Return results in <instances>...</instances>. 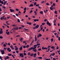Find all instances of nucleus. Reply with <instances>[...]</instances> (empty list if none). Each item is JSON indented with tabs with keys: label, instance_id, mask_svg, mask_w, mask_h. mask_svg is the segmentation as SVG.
<instances>
[{
	"label": "nucleus",
	"instance_id": "nucleus-48",
	"mask_svg": "<svg viewBox=\"0 0 60 60\" xmlns=\"http://www.w3.org/2000/svg\"><path fill=\"white\" fill-rule=\"evenodd\" d=\"M51 47V46L50 45L48 46L47 47L48 48H50Z\"/></svg>",
	"mask_w": 60,
	"mask_h": 60
},
{
	"label": "nucleus",
	"instance_id": "nucleus-5",
	"mask_svg": "<svg viewBox=\"0 0 60 60\" xmlns=\"http://www.w3.org/2000/svg\"><path fill=\"white\" fill-rule=\"evenodd\" d=\"M38 28V25H37L36 26H35L33 27V29H37Z\"/></svg>",
	"mask_w": 60,
	"mask_h": 60
},
{
	"label": "nucleus",
	"instance_id": "nucleus-10",
	"mask_svg": "<svg viewBox=\"0 0 60 60\" xmlns=\"http://www.w3.org/2000/svg\"><path fill=\"white\" fill-rule=\"evenodd\" d=\"M32 49H33L32 48V47L28 49V51H30V50H31Z\"/></svg>",
	"mask_w": 60,
	"mask_h": 60
},
{
	"label": "nucleus",
	"instance_id": "nucleus-9",
	"mask_svg": "<svg viewBox=\"0 0 60 60\" xmlns=\"http://www.w3.org/2000/svg\"><path fill=\"white\" fill-rule=\"evenodd\" d=\"M22 46H21L20 47V48L19 49V50H20V51H21V50H22Z\"/></svg>",
	"mask_w": 60,
	"mask_h": 60
},
{
	"label": "nucleus",
	"instance_id": "nucleus-38",
	"mask_svg": "<svg viewBox=\"0 0 60 60\" xmlns=\"http://www.w3.org/2000/svg\"><path fill=\"white\" fill-rule=\"evenodd\" d=\"M12 26H16V25H15V24H13L12 25Z\"/></svg>",
	"mask_w": 60,
	"mask_h": 60
},
{
	"label": "nucleus",
	"instance_id": "nucleus-36",
	"mask_svg": "<svg viewBox=\"0 0 60 60\" xmlns=\"http://www.w3.org/2000/svg\"><path fill=\"white\" fill-rule=\"evenodd\" d=\"M8 55L9 56H11V54H8Z\"/></svg>",
	"mask_w": 60,
	"mask_h": 60
},
{
	"label": "nucleus",
	"instance_id": "nucleus-35",
	"mask_svg": "<svg viewBox=\"0 0 60 60\" xmlns=\"http://www.w3.org/2000/svg\"><path fill=\"white\" fill-rule=\"evenodd\" d=\"M54 55H55V53H53L52 54V56H54Z\"/></svg>",
	"mask_w": 60,
	"mask_h": 60
},
{
	"label": "nucleus",
	"instance_id": "nucleus-6",
	"mask_svg": "<svg viewBox=\"0 0 60 60\" xmlns=\"http://www.w3.org/2000/svg\"><path fill=\"white\" fill-rule=\"evenodd\" d=\"M1 53L2 55H3L4 54V50H2L1 51Z\"/></svg>",
	"mask_w": 60,
	"mask_h": 60
},
{
	"label": "nucleus",
	"instance_id": "nucleus-37",
	"mask_svg": "<svg viewBox=\"0 0 60 60\" xmlns=\"http://www.w3.org/2000/svg\"><path fill=\"white\" fill-rule=\"evenodd\" d=\"M17 21H18V22H20V20H19V19H18Z\"/></svg>",
	"mask_w": 60,
	"mask_h": 60
},
{
	"label": "nucleus",
	"instance_id": "nucleus-61",
	"mask_svg": "<svg viewBox=\"0 0 60 60\" xmlns=\"http://www.w3.org/2000/svg\"><path fill=\"white\" fill-rule=\"evenodd\" d=\"M26 12V10H25L23 12V13H25Z\"/></svg>",
	"mask_w": 60,
	"mask_h": 60
},
{
	"label": "nucleus",
	"instance_id": "nucleus-55",
	"mask_svg": "<svg viewBox=\"0 0 60 60\" xmlns=\"http://www.w3.org/2000/svg\"><path fill=\"white\" fill-rule=\"evenodd\" d=\"M4 59H5V60H7V58L6 57H4Z\"/></svg>",
	"mask_w": 60,
	"mask_h": 60
},
{
	"label": "nucleus",
	"instance_id": "nucleus-32",
	"mask_svg": "<svg viewBox=\"0 0 60 60\" xmlns=\"http://www.w3.org/2000/svg\"><path fill=\"white\" fill-rule=\"evenodd\" d=\"M57 11H54V13L55 14H57Z\"/></svg>",
	"mask_w": 60,
	"mask_h": 60
},
{
	"label": "nucleus",
	"instance_id": "nucleus-29",
	"mask_svg": "<svg viewBox=\"0 0 60 60\" xmlns=\"http://www.w3.org/2000/svg\"><path fill=\"white\" fill-rule=\"evenodd\" d=\"M6 1H5L4 2V4H3L4 5H5V4H6Z\"/></svg>",
	"mask_w": 60,
	"mask_h": 60
},
{
	"label": "nucleus",
	"instance_id": "nucleus-51",
	"mask_svg": "<svg viewBox=\"0 0 60 60\" xmlns=\"http://www.w3.org/2000/svg\"><path fill=\"white\" fill-rule=\"evenodd\" d=\"M16 37H20V35H18L16 36Z\"/></svg>",
	"mask_w": 60,
	"mask_h": 60
},
{
	"label": "nucleus",
	"instance_id": "nucleus-24",
	"mask_svg": "<svg viewBox=\"0 0 60 60\" xmlns=\"http://www.w3.org/2000/svg\"><path fill=\"white\" fill-rule=\"evenodd\" d=\"M0 2V3H1L2 4H4V2H3V1H1V2Z\"/></svg>",
	"mask_w": 60,
	"mask_h": 60
},
{
	"label": "nucleus",
	"instance_id": "nucleus-18",
	"mask_svg": "<svg viewBox=\"0 0 60 60\" xmlns=\"http://www.w3.org/2000/svg\"><path fill=\"white\" fill-rule=\"evenodd\" d=\"M50 9L52 11L53 10V8H52V7H50Z\"/></svg>",
	"mask_w": 60,
	"mask_h": 60
},
{
	"label": "nucleus",
	"instance_id": "nucleus-8",
	"mask_svg": "<svg viewBox=\"0 0 60 60\" xmlns=\"http://www.w3.org/2000/svg\"><path fill=\"white\" fill-rule=\"evenodd\" d=\"M41 36H42L41 34H39V35H38V38H39L40 37H41Z\"/></svg>",
	"mask_w": 60,
	"mask_h": 60
},
{
	"label": "nucleus",
	"instance_id": "nucleus-34",
	"mask_svg": "<svg viewBox=\"0 0 60 60\" xmlns=\"http://www.w3.org/2000/svg\"><path fill=\"white\" fill-rule=\"evenodd\" d=\"M7 49L8 51H9L10 50V48H7Z\"/></svg>",
	"mask_w": 60,
	"mask_h": 60
},
{
	"label": "nucleus",
	"instance_id": "nucleus-49",
	"mask_svg": "<svg viewBox=\"0 0 60 60\" xmlns=\"http://www.w3.org/2000/svg\"><path fill=\"white\" fill-rule=\"evenodd\" d=\"M36 4V2H35L34 3V5H35Z\"/></svg>",
	"mask_w": 60,
	"mask_h": 60
},
{
	"label": "nucleus",
	"instance_id": "nucleus-62",
	"mask_svg": "<svg viewBox=\"0 0 60 60\" xmlns=\"http://www.w3.org/2000/svg\"><path fill=\"white\" fill-rule=\"evenodd\" d=\"M13 17H14V18H15V17H16V16H15V15H13Z\"/></svg>",
	"mask_w": 60,
	"mask_h": 60
},
{
	"label": "nucleus",
	"instance_id": "nucleus-47",
	"mask_svg": "<svg viewBox=\"0 0 60 60\" xmlns=\"http://www.w3.org/2000/svg\"><path fill=\"white\" fill-rule=\"evenodd\" d=\"M0 59L1 60H3L2 58V56H0Z\"/></svg>",
	"mask_w": 60,
	"mask_h": 60
},
{
	"label": "nucleus",
	"instance_id": "nucleus-52",
	"mask_svg": "<svg viewBox=\"0 0 60 60\" xmlns=\"http://www.w3.org/2000/svg\"><path fill=\"white\" fill-rule=\"evenodd\" d=\"M40 12L41 14H42L43 13V12H42V11H41Z\"/></svg>",
	"mask_w": 60,
	"mask_h": 60
},
{
	"label": "nucleus",
	"instance_id": "nucleus-46",
	"mask_svg": "<svg viewBox=\"0 0 60 60\" xmlns=\"http://www.w3.org/2000/svg\"><path fill=\"white\" fill-rule=\"evenodd\" d=\"M19 51H18V50H17L16 51V52L17 53H19Z\"/></svg>",
	"mask_w": 60,
	"mask_h": 60
},
{
	"label": "nucleus",
	"instance_id": "nucleus-3",
	"mask_svg": "<svg viewBox=\"0 0 60 60\" xmlns=\"http://www.w3.org/2000/svg\"><path fill=\"white\" fill-rule=\"evenodd\" d=\"M10 12H15V10H12L11 9H10Z\"/></svg>",
	"mask_w": 60,
	"mask_h": 60
},
{
	"label": "nucleus",
	"instance_id": "nucleus-45",
	"mask_svg": "<svg viewBox=\"0 0 60 60\" xmlns=\"http://www.w3.org/2000/svg\"><path fill=\"white\" fill-rule=\"evenodd\" d=\"M29 45H26V47L27 48H28L29 47Z\"/></svg>",
	"mask_w": 60,
	"mask_h": 60
},
{
	"label": "nucleus",
	"instance_id": "nucleus-4",
	"mask_svg": "<svg viewBox=\"0 0 60 60\" xmlns=\"http://www.w3.org/2000/svg\"><path fill=\"white\" fill-rule=\"evenodd\" d=\"M20 56H21L22 57H24V55L23 54V53H20L19 54Z\"/></svg>",
	"mask_w": 60,
	"mask_h": 60
},
{
	"label": "nucleus",
	"instance_id": "nucleus-26",
	"mask_svg": "<svg viewBox=\"0 0 60 60\" xmlns=\"http://www.w3.org/2000/svg\"><path fill=\"white\" fill-rule=\"evenodd\" d=\"M15 10L16 11H19V9L18 8H16Z\"/></svg>",
	"mask_w": 60,
	"mask_h": 60
},
{
	"label": "nucleus",
	"instance_id": "nucleus-14",
	"mask_svg": "<svg viewBox=\"0 0 60 60\" xmlns=\"http://www.w3.org/2000/svg\"><path fill=\"white\" fill-rule=\"evenodd\" d=\"M37 38H36V35H35V41H37Z\"/></svg>",
	"mask_w": 60,
	"mask_h": 60
},
{
	"label": "nucleus",
	"instance_id": "nucleus-31",
	"mask_svg": "<svg viewBox=\"0 0 60 60\" xmlns=\"http://www.w3.org/2000/svg\"><path fill=\"white\" fill-rule=\"evenodd\" d=\"M6 57H7V59H9V56H7Z\"/></svg>",
	"mask_w": 60,
	"mask_h": 60
},
{
	"label": "nucleus",
	"instance_id": "nucleus-28",
	"mask_svg": "<svg viewBox=\"0 0 60 60\" xmlns=\"http://www.w3.org/2000/svg\"><path fill=\"white\" fill-rule=\"evenodd\" d=\"M24 30H25L26 31V30H28V29H26V28H24Z\"/></svg>",
	"mask_w": 60,
	"mask_h": 60
},
{
	"label": "nucleus",
	"instance_id": "nucleus-57",
	"mask_svg": "<svg viewBox=\"0 0 60 60\" xmlns=\"http://www.w3.org/2000/svg\"><path fill=\"white\" fill-rule=\"evenodd\" d=\"M41 29L40 30H43V27H41Z\"/></svg>",
	"mask_w": 60,
	"mask_h": 60
},
{
	"label": "nucleus",
	"instance_id": "nucleus-23",
	"mask_svg": "<svg viewBox=\"0 0 60 60\" xmlns=\"http://www.w3.org/2000/svg\"><path fill=\"white\" fill-rule=\"evenodd\" d=\"M32 49H35L36 48V47H32Z\"/></svg>",
	"mask_w": 60,
	"mask_h": 60
},
{
	"label": "nucleus",
	"instance_id": "nucleus-20",
	"mask_svg": "<svg viewBox=\"0 0 60 60\" xmlns=\"http://www.w3.org/2000/svg\"><path fill=\"white\" fill-rule=\"evenodd\" d=\"M33 50V51H34V52H36L37 50H36V49H34V50Z\"/></svg>",
	"mask_w": 60,
	"mask_h": 60
},
{
	"label": "nucleus",
	"instance_id": "nucleus-30",
	"mask_svg": "<svg viewBox=\"0 0 60 60\" xmlns=\"http://www.w3.org/2000/svg\"><path fill=\"white\" fill-rule=\"evenodd\" d=\"M38 58H39V59H42V57H39Z\"/></svg>",
	"mask_w": 60,
	"mask_h": 60
},
{
	"label": "nucleus",
	"instance_id": "nucleus-50",
	"mask_svg": "<svg viewBox=\"0 0 60 60\" xmlns=\"http://www.w3.org/2000/svg\"><path fill=\"white\" fill-rule=\"evenodd\" d=\"M15 50H18V48H16L15 49Z\"/></svg>",
	"mask_w": 60,
	"mask_h": 60
},
{
	"label": "nucleus",
	"instance_id": "nucleus-43",
	"mask_svg": "<svg viewBox=\"0 0 60 60\" xmlns=\"http://www.w3.org/2000/svg\"><path fill=\"white\" fill-rule=\"evenodd\" d=\"M56 20H54V21H53V23H56Z\"/></svg>",
	"mask_w": 60,
	"mask_h": 60
},
{
	"label": "nucleus",
	"instance_id": "nucleus-64",
	"mask_svg": "<svg viewBox=\"0 0 60 60\" xmlns=\"http://www.w3.org/2000/svg\"><path fill=\"white\" fill-rule=\"evenodd\" d=\"M58 40H59L60 41V37H59V38L58 39Z\"/></svg>",
	"mask_w": 60,
	"mask_h": 60
},
{
	"label": "nucleus",
	"instance_id": "nucleus-12",
	"mask_svg": "<svg viewBox=\"0 0 60 60\" xmlns=\"http://www.w3.org/2000/svg\"><path fill=\"white\" fill-rule=\"evenodd\" d=\"M37 55L36 54V53H35L34 54V57H36V56H37Z\"/></svg>",
	"mask_w": 60,
	"mask_h": 60
},
{
	"label": "nucleus",
	"instance_id": "nucleus-40",
	"mask_svg": "<svg viewBox=\"0 0 60 60\" xmlns=\"http://www.w3.org/2000/svg\"><path fill=\"white\" fill-rule=\"evenodd\" d=\"M44 21H47V19H45L44 20Z\"/></svg>",
	"mask_w": 60,
	"mask_h": 60
},
{
	"label": "nucleus",
	"instance_id": "nucleus-41",
	"mask_svg": "<svg viewBox=\"0 0 60 60\" xmlns=\"http://www.w3.org/2000/svg\"><path fill=\"white\" fill-rule=\"evenodd\" d=\"M26 8L25 7V8L24 9V11H26Z\"/></svg>",
	"mask_w": 60,
	"mask_h": 60
},
{
	"label": "nucleus",
	"instance_id": "nucleus-56",
	"mask_svg": "<svg viewBox=\"0 0 60 60\" xmlns=\"http://www.w3.org/2000/svg\"><path fill=\"white\" fill-rule=\"evenodd\" d=\"M47 5H49V4L48 3H47V4H46Z\"/></svg>",
	"mask_w": 60,
	"mask_h": 60
},
{
	"label": "nucleus",
	"instance_id": "nucleus-1",
	"mask_svg": "<svg viewBox=\"0 0 60 60\" xmlns=\"http://www.w3.org/2000/svg\"><path fill=\"white\" fill-rule=\"evenodd\" d=\"M47 24L49 25V26H51V24H50L48 21H47Z\"/></svg>",
	"mask_w": 60,
	"mask_h": 60
},
{
	"label": "nucleus",
	"instance_id": "nucleus-22",
	"mask_svg": "<svg viewBox=\"0 0 60 60\" xmlns=\"http://www.w3.org/2000/svg\"><path fill=\"white\" fill-rule=\"evenodd\" d=\"M51 49H55V47L53 46H52L51 47Z\"/></svg>",
	"mask_w": 60,
	"mask_h": 60
},
{
	"label": "nucleus",
	"instance_id": "nucleus-59",
	"mask_svg": "<svg viewBox=\"0 0 60 60\" xmlns=\"http://www.w3.org/2000/svg\"><path fill=\"white\" fill-rule=\"evenodd\" d=\"M3 37H1V36H0V39H3Z\"/></svg>",
	"mask_w": 60,
	"mask_h": 60
},
{
	"label": "nucleus",
	"instance_id": "nucleus-42",
	"mask_svg": "<svg viewBox=\"0 0 60 60\" xmlns=\"http://www.w3.org/2000/svg\"><path fill=\"white\" fill-rule=\"evenodd\" d=\"M41 48H39L38 49V51H40V50H41Z\"/></svg>",
	"mask_w": 60,
	"mask_h": 60
},
{
	"label": "nucleus",
	"instance_id": "nucleus-16",
	"mask_svg": "<svg viewBox=\"0 0 60 60\" xmlns=\"http://www.w3.org/2000/svg\"><path fill=\"white\" fill-rule=\"evenodd\" d=\"M49 51H50V48H49L48 49V50L46 51V52H49Z\"/></svg>",
	"mask_w": 60,
	"mask_h": 60
},
{
	"label": "nucleus",
	"instance_id": "nucleus-17",
	"mask_svg": "<svg viewBox=\"0 0 60 60\" xmlns=\"http://www.w3.org/2000/svg\"><path fill=\"white\" fill-rule=\"evenodd\" d=\"M6 33L7 35H9V31L8 32H6Z\"/></svg>",
	"mask_w": 60,
	"mask_h": 60
},
{
	"label": "nucleus",
	"instance_id": "nucleus-13",
	"mask_svg": "<svg viewBox=\"0 0 60 60\" xmlns=\"http://www.w3.org/2000/svg\"><path fill=\"white\" fill-rule=\"evenodd\" d=\"M20 41L21 42H22L23 41V38H21L20 39Z\"/></svg>",
	"mask_w": 60,
	"mask_h": 60
},
{
	"label": "nucleus",
	"instance_id": "nucleus-7",
	"mask_svg": "<svg viewBox=\"0 0 60 60\" xmlns=\"http://www.w3.org/2000/svg\"><path fill=\"white\" fill-rule=\"evenodd\" d=\"M18 27H17L16 28V27H14L13 28V29L15 30H18Z\"/></svg>",
	"mask_w": 60,
	"mask_h": 60
},
{
	"label": "nucleus",
	"instance_id": "nucleus-54",
	"mask_svg": "<svg viewBox=\"0 0 60 60\" xmlns=\"http://www.w3.org/2000/svg\"><path fill=\"white\" fill-rule=\"evenodd\" d=\"M19 28H18L19 29H21V28H22V27H19Z\"/></svg>",
	"mask_w": 60,
	"mask_h": 60
},
{
	"label": "nucleus",
	"instance_id": "nucleus-15",
	"mask_svg": "<svg viewBox=\"0 0 60 60\" xmlns=\"http://www.w3.org/2000/svg\"><path fill=\"white\" fill-rule=\"evenodd\" d=\"M34 12L35 13V14L34 15L35 16H36L37 15V12L36 11H35Z\"/></svg>",
	"mask_w": 60,
	"mask_h": 60
},
{
	"label": "nucleus",
	"instance_id": "nucleus-39",
	"mask_svg": "<svg viewBox=\"0 0 60 60\" xmlns=\"http://www.w3.org/2000/svg\"><path fill=\"white\" fill-rule=\"evenodd\" d=\"M31 53L30 52H29L28 53V55H30Z\"/></svg>",
	"mask_w": 60,
	"mask_h": 60
},
{
	"label": "nucleus",
	"instance_id": "nucleus-60",
	"mask_svg": "<svg viewBox=\"0 0 60 60\" xmlns=\"http://www.w3.org/2000/svg\"><path fill=\"white\" fill-rule=\"evenodd\" d=\"M4 47H6V45L5 44H4Z\"/></svg>",
	"mask_w": 60,
	"mask_h": 60
},
{
	"label": "nucleus",
	"instance_id": "nucleus-44",
	"mask_svg": "<svg viewBox=\"0 0 60 60\" xmlns=\"http://www.w3.org/2000/svg\"><path fill=\"white\" fill-rule=\"evenodd\" d=\"M45 23H42V24L41 25H45Z\"/></svg>",
	"mask_w": 60,
	"mask_h": 60
},
{
	"label": "nucleus",
	"instance_id": "nucleus-2",
	"mask_svg": "<svg viewBox=\"0 0 60 60\" xmlns=\"http://www.w3.org/2000/svg\"><path fill=\"white\" fill-rule=\"evenodd\" d=\"M42 49L43 50H44V49H46V50H47V49H48V48L46 47L44 48V47H42Z\"/></svg>",
	"mask_w": 60,
	"mask_h": 60
},
{
	"label": "nucleus",
	"instance_id": "nucleus-25",
	"mask_svg": "<svg viewBox=\"0 0 60 60\" xmlns=\"http://www.w3.org/2000/svg\"><path fill=\"white\" fill-rule=\"evenodd\" d=\"M3 33V31H0V34H2Z\"/></svg>",
	"mask_w": 60,
	"mask_h": 60
},
{
	"label": "nucleus",
	"instance_id": "nucleus-53",
	"mask_svg": "<svg viewBox=\"0 0 60 60\" xmlns=\"http://www.w3.org/2000/svg\"><path fill=\"white\" fill-rule=\"evenodd\" d=\"M32 12H33V11H32V10H31L30 12V13H32Z\"/></svg>",
	"mask_w": 60,
	"mask_h": 60
},
{
	"label": "nucleus",
	"instance_id": "nucleus-33",
	"mask_svg": "<svg viewBox=\"0 0 60 60\" xmlns=\"http://www.w3.org/2000/svg\"><path fill=\"white\" fill-rule=\"evenodd\" d=\"M51 42H52L53 41V38H52L51 39Z\"/></svg>",
	"mask_w": 60,
	"mask_h": 60
},
{
	"label": "nucleus",
	"instance_id": "nucleus-27",
	"mask_svg": "<svg viewBox=\"0 0 60 60\" xmlns=\"http://www.w3.org/2000/svg\"><path fill=\"white\" fill-rule=\"evenodd\" d=\"M34 5L33 4H31L30 5V6L31 7L32 6H33Z\"/></svg>",
	"mask_w": 60,
	"mask_h": 60
},
{
	"label": "nucleus",
	"instance_id": "nucleus-21",
	"mask_svg": "<svg viewBox=\"0 0 60 60\" xmlns=\"http://www.w3.org/2000/svg\"><path fill=\"white\" fill-rule=\"evenodd\" d=\"M34 22H36V21H38V19H35L34 20Z\"/></svg>",
	"mask_w": 60,
	"mask_h": 60
},
{
	"label": "nucleus",
	"instance_id": "nucleus-58",
	"mask_svg": "<svg viewBox=\"0 0 60 60\" xmlns=\"http://www.w3.org/2000/svg\"><path fill=\"white\" fill-rule=\"evenodd\" d=\"M24 56H26V53H24Z\"/></svg>",
	"mask_w": 60,
	"mask_h": 60
},
{
	"label": "nucleus",
	"instance_id": "nucleus-19",
	"mask_svg": "<svg viewBox=\"0 0 60 60\" xmlns=\"http://www.w3.org/2000/svg\"><path fill=\"white\" fill-rule=\"evenodd\" d=\"M37 45H34V47H37V46H38V43L37 44Z\"/></svg>",
	"mask_w": 60,
	"mask_h": 60
},
{
	"label": "nucleus",
	"instance_id": "nucleus-63",
	"mask_svg": "<svg viewBox=\"0 0 60 60\" xmlns=\"http://www.w3.org/2000/svg\"><path fill=\"white\" fill-rule=\"evenodd\" d=\"M53 60H56V58H53Z\"/></svg>",
	"mask_w": 60,
	"mask_h": 60
},
{
	"label": "nucleus",
	"instance_id": "nucleus-11",
	"mask_svg": "<svg viewBox=\"0 0 60 60\" xmlns=\"http://www.w3.org/2000/svg\"><path fill=\"white\" fill-rule=\"evenodd\" d=\"M30 56H31L33 57L34 56V54H33V53H32L30 54Z\"/></svg>",
	"mask_w": 60,
	"mask_h": 60
}]
</instances>
